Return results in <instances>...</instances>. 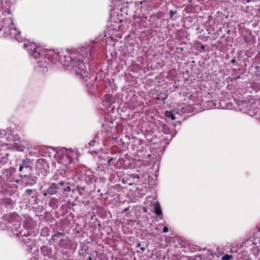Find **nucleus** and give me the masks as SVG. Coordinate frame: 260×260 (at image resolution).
I'll use <instances>...</instances> for the list:
<instances>
[{
    "label": "nucleus",
    "instance_id": "obj_22",
    "mask_svg": "<svg viewBox=\"0 0 260 260\" xmlns=\"http://www.w3.org/2000/svg\"><path fill=\"white\" fill-rule=\"evenodd\" d=\"M36 180L35 179H30L29 182L27 181V182H26V185H29V186H31L32 185L34 184H35L36 183Z\"/></svg>",
    "mask_w": 260,
    "mask_h": 260
},
{
    "label": "nucleus",
    "instance_id": "obj_37",
    "mask_svg": "<svg viewBox=\"0 0 260 260\" xmlns=\"http://www.w3.org/2000/svg\"><path fill=\"white\" fill-rule=\"evenodd\" d=\"M141 250L142 251V252H144L145 250V248L144 247H141Z\"/></svg>",
    "mask_w": 260,
    "mask_h": 260
},
{
    "label": "nucleus",
    "instance_id": "obj_29",
    "mask_svg": "<svg viewBox=\"0 0 260 260\" xmlns=\"http://www.w3.org/2000/svg\"><path fill=\"white\" fill-rule=\"evenodd\" d=\"M71 191V187L70 186H67L66 188H64L63 191H68L70 192Z\"/></svg>",
    "mask_w": 260,
    "mask_h": 260
},
{
    "label": "nucleus",
    "instance_id": "obj_10",
    "mask_svg": "<svg viewBox=\"0 0 260 260\" xmlns=\"http://www.w3.org/2000/svg\"><path fill=\"white\" fill-rule=\"evenodd\" d=\"M47 65L48 63L46 61H41L38 62V66L37 67V69L39 71L45 73L48 71Z\"/></svg>",
    "mask_w": 260,
    "mask_h": 260
},
{
    "label": "nucleus",
    "instance_id": "obj_5",
    "mask_svg": "<svg viewBox=\"0 0 260 260\" xmlns=\"http://www.w3.org/2000/svg\"><path fill=\"white\" fill-rule=\"evenodd\" d=\"M59 56V60L61 63L63 65L71 66V67H77L76 63L77 58H74V56H70V55H65L63 56Z\"/></svg>",
    "mask_w": 260,
    "mask_h": 260
},
{
    "label": "nucleus",
    "instance_id": "obj_3",
    "mask_svg": "<svg viewBox=\"0 0 260 260\" xmlns=\"http://www.w3.org/2000/svg\"><path fill=\"white\" fill-rule=\"evenodd\" d=\"M23 47L27 50L28 53L30 56L33 57L35 59H37L40 57L41 52L36 45L32 43L27 42L23 45Z\"/></svg>",
    "mask_w": 260,
    "mask_h": 260
},
{
    "label": "nucleus",
    "instance_id": "obj_45",
    "mask_svg": "<svg viewBox=\"0 0 260 260\" xmlns=\"http://www.w3.org/2000/svg\"><path fill=\"white\" fill-rule=\"evenodd\" d=\"M229 32H230V30H228V34H230Z\"/></svg>",
    "mask_w": 260,
    "mask_h": 260
},
{
    "label": "nucleus",
    "instance_id": "obj_24",
    "mask_svg": "<svg viewBox=\"0 0 260 260\" xmlns=\"http://www.w3.org/2000/svg\"><path fill=\"white\" fill-rule=\"evenodd\" d=\"M26 149V148L24 146H19L17 144V151H24Z\"/></svg>",
    "mask_w": 260,
    "mask_h": 260
},
{
    "label": "nucleus",
    "instance_id": "obj_40",
    "mask_svg": "<svg viewBox=\"0 0 260 260\" xmlns=\"http://www.w3.org/2000/svg\"><path fill=\"white\" fill-rule=\"evenodd\" d=\"M88 258L89 260H91V257L90 256L88 257Z\"/></svg>",
    "mask_w": 260,
    "mask_h": 260
},
{
    "label": "nucleus",
    "instance_id": "obj_31",
    "mask_svg": "<svg viewBox=\"0 0 260 260\" xmlns=\"http://www.w3.org/2000/svg\"><path fill=\"white\" fill-rule=\"evenodd\" d=\"M95 143V140H92L88 143V144L89 146H93L94 145Z\"/></svg>",
    "mask_w": 260,
    "mask_h": 260
},
{
    "label": "nucleus",
    "instance_id": "obj_16",
    "mask_svg": "<svg viewBox=\"0 0 260 260\" xmlns=\"http://www.w3.org/2000/svg\"><path fill=\"white\" fill-rule=\"evenodd\" d=\"M173 111H172L171 112H166V116L170 118L172 120H175L176 119L175 116H174V114H173Z\"/></svg>",
    "mask_w": 260,
    "mask_h": 260
},
{
    "label": "nucleus",
    "instance_id": "obj_4",
    "mask_svg": "<svg viewBox=\"0 0 260 260\" xmlns=\"http://www.w3.org/2000/svg\"><path fill=\"white\" fill-rule=\"evenodd\" d=\"M31 160L30 159L26 158L22 160V163L19 164V171L21 173L19 176L21 177H24L26 178L28 175L30 173L31 171L30 167Z\"/></svg>",
    "mask_w": 260,
    "mask_h": 260
},
{
    "label": "nucleus",
    "instance_id": "obj_20",
    "mask_svg": "<svg viewBox=\"0 0 260 260\" xmlns=\"http://www.w3.org/2000/svg\"><path fill=\"white\" fill-rule=\"evenodd\" d=\"M60 174L63 177H67L69 175V172L68 171H67L66 170H61Z\"/></svg>",
    "mask_w": 260,
    "mask_h": 260
},
{
    "label": "nucleus",
    "instance_id": "obj_6",
    "mask_svg": "<svg viewBox=\"0 0 260 260\" xmlns=\"http://www.w3.org/2000/svg\"><path fill=\"white\" fill-rule=\"evenodd\" d=\"M48 185V188L43 190V195L47 196V195L55 194L59 189L58 184L55 183H49Z\"/></svg>",
    "mask_w": 260,
    "mask_h": 260
},
{
    "label": "nucleus",
    "instance_id": "obj_14",
    "mask_svg": "<svg viewBox=\"0 0 260 260\" xmlns=\"http://www.w3.org/2000/svg\"><path fill=\"white\" fill-rule=\"evenodd\" d=\"M15 4L11 6L10 7L7 8V13L9 15H11L12 13L15 11Z\"/></svg>",
    "mask_w": 260,
    "mask_h": 260
},
{
    "label": "nucleus",
    "instance_id": "obj_28",
    "mask_svg": "<svg viewBox=\"0 0 260 260\" xmlns=\"http://www.w3.org/2000/svg\"><path fill=\"white\" fill-rule=\"evenodd\" d=\"M32 192V190L30 189H27L25 191V193L29 196L31 195Z\"/></svg>",
    "mask_w": 260,
    "mask_h": 260
},
{
    "label": "nucleus",
    "instance_id": "obj_46",
    "mask_svg": "<svg viewBox=\"0 0 260 260\" xmlns=\"http://www.w3.org/2000/svg\"><path fill=\"white\" fill-rule=\"evenodd\" d=\"M229 32H230V30H228V34H230Z\"/></svg>",
    "mask_w": 260,
    "mask_h": 260
},
{
    "label": "nucleus",
    "instance_id": "obj_12",
    "mask_svg": "<svg viewBox=\"0 0 260 260\" xmlns=\"http://www.w3.org/2000/svg\"><path fill=\"white\" fill-rule=\"evenodd\" d=\"M23 240L24 242L27 244V246L28 247V248L31 249L34 246L33 241H32V240L28 238L27 236H25V238L23 239Z\"/></svg>",
    "mask_w": 260,
    "mask_h": 260
},
{
    "label": "nucleus",
    "instance_id": "obj_33",
    "mask_svg": "<svg viewBox=\"0 0 260 260\" xmlns=\"http://www.w3.org/2000/svg\"><path fill=\"white\" fill-rule=\"evenodd\" d=\"M168 230H168V228L167 227H164V228H163V230H162V231H163V232H164V233H167V232H168Z\"/></svg>",
    "mask_w": 260,
    "mask_h": 260
},
{
    "label": "nucleus",
    "instance_id": "obj_8",
    "mask_svg": "<svg viewBox=\"0 0 260 260\" xmlns=\"http://www.w3.org/2000/svg\"><path fill=\"white\" fill-rule=\"evenodd\" d=\"M15 169L14 168H10L7 170L6 176L7 177L8 181L10 182H16V180L15 178Z\"/></svg>",
    "mask_w": 260,
    "mask_h": 260
},
{
    "label": "nucleus",
    "instance_id": "obj_25",
    "mask_svg": "<svg viewBox=\"0 0 260 260\" xmlns=\"http://www.w3.org/2000/svg\"><path fill=\"white\" fill-rule=\"evenodd\" d=\"M64 233H60V232H57L53 235V237H59V236H64Z\"/></svg>",
    "mask_w": 260,
    "mask_h": 260
},
{
    "label": "nucleus",
    "instance_id": "obj_43",
    "mask_svg": "<svg viewBox=\"0 0 260 260\" xmlns=\"http://www.w3.org/2000/svg\"><path fill=\"white\" fill-rule=\"evenodd\" d=\"M137 19H138V18H137V19H136V20H136V21H137V22H139V21H137ZM139 22H141V21L140 20V21H139Z\"/></svg>",
    "mask_w": 260,
    "mask_h": 260
},
{
    "label": "nucleus",
    "instance_id": "obj_18",
    "mask_svg": "<svg viewBox=\"0 0 260 260\" xmlns=\"http://www.w3.org/2000/svg\"><path fill=\"white\" fill-rule=\"evenodd\" d=\"M147 18H148L147 16H143L142 17H138V16H135L134 19L136 20V19L138 18V19L140 20L141 21L143 22L145 20H146L147 19Z\"/></svg>",
    "mask_w": 260,
    "mask_h": 260
},
{
    "label": "nucleus",
    "instance_id": "obj_26",
    "mask_svg": "<svg viewBox=\"0 0 260 260\" xmlns=\"http://www.w3.org/2000/svg\"><path fill=\"white\" fill-rule=\"evenodd\" d=\"M131 177L133 179H140V176L139 175L136 174H132L131 175Z\"/></svg>",
    "mask_w": 260,
    "mask_h": 260
},
{
    "label": "nucleus",
    "instance_id": "obj_11",
    "mask_svg": "<svg viewBox=\"0 0 260 260\" xmlns=\"http://www.w3.org/2000/svg\"><path fill=\"white\" fill-rule=\"evenodd\" d=\"M124 160L121 158H119L116 162L113 165L114 167L116 169H119L121 168L124 165Z\"/></svg>",
    "mask_w": 260,
    "mask_h": 260
},
{
    "label": "nucleus",
    "instance_id": "obj_42",
    "mask_svg": "<svg viewBox=\"0 0 260 260\" xmlns=\"http://www.w3.org/2000/svg\"><path fill=\"white\" fill-rule=\"evenodd\" d=\"M127 210H128V209H125L124 210V211L126 212V211H127Z\"/></svg>",
    "mask_w": 260,
    "mask_h": 260
},
{
    "label": "nucleus",
    "instance_id": "obj_44",
    "mask_svg": "<svg viewBox=\"0 0 260 260\" xmlns=\"http://www.w3.org/2000/svg\"><path fill=\"white\" fill-rule=\"evenodd\" d=\"M229 32H230V30H228V34H230Z\"/></svg>",
    "mask_w": 260,
    "mask_h": 260
},
{
    "label": "nucleus",
    "instance_id": "obj_36",
    "mask_svg": "<svg viewBox=\"0 0 260 260\" xmlns=\"http://www.w3.org/2000/svg\"><path fill=\"white\" fill-rule=\"evenodd\" d=\"M143 2H137V3H136V5H139V4L141 5V4H143Z\"/></svg>",
    "mask_w": 260,
    "mask_h": 260
},
{
    "label": "nucleus",
    "instance_id": "obj_23",
    "mask_svg": "<svg viewBox=\"0 0 260 260\" xmlns=\"http://www.w3.org/2000/svg\"><path fill=\"white\" fill-rule=\"evenodd\" d=\"M57 202V200L54 198H53L50 199L49 204H50V206H52V205L56 204Z\"/></svg>",
    "mask_w": 260,
    "mask_h": 260
},
{
    "label": "nucleus",
    "instance_id": "obj_32",
    "mask_svg": "<svg viewBox=\"0 0 260 260\" xmlns=\"http://www.w3.org/2000/svg\"><path fill=\"white\" fill-rule=\"evenodd\" d=\"M113 159L112 157H111L108 161V165L109 166L112 165V163L111 162L112 160Z\"/></svg>",
    "mask_w": 260,
    "mask_h": 260
},
{
    "label": "nucleus",
    "instance_id": "obj_9",
    "mask_svg": "<svg viewBox=\"0 0 260 260\" xmlns=\"http://www.w3.org/2000/svg\"><path fill=\"white\" fill-rule=\"evenodd\" d=\"M154 213L156 214L158 217L162 219L163 218L162 212L160 208V204L158 202L155 203L154 204Z\"/></svg>",
    "mask_w": 260,
    "mask_h": 260
},
{
    "label": "nucleus",
    "instance_id": "obj_41",
    "mask_svg": "<svg viewBox=\"0 0 260 260\" xmlns=\"http://www.w3.org/2000/svg\"><path fill=\"white\" fill-rule=\"evenodd\" d=\"M20 34V32L17 31V36Z\"/></svg>",
    "mask_w": 260,
    "mask_h": 260
},
{
    "label": "nucleus",
    "instance_id": "obj_13",
    "mask_svg": "<svg viewBox=\"0 0 260 260\" xmlns=\"http://www.w3.org/2000/svg\"><path fill=\"white\" fill-rule=\"evenodd\" d=\"M206 106L209 109H214V108H218V107H216L217 105L215 102L213 101H208L205 103Z\"/></svg>",
    "mask_w": 260,
    "mask_h": 260
},
{
    "label": "nucleus",
    "instance_id": "obj_30",
    "mask_svg": "<svg viewBox=\"0 0 260 260\" xmlns=\"http://www.w3.org/2000/svg\"><path fill=\"white\" fill-rule=\"evenodd\" d=\"M255 69L256 70V71L259 73V75L260 76V66H256L255 67Z\"/></svg>",
    "mask_w": 260,
    "mask_h": 260
},
{
    "label": "nucleus",
    "instance_id": "obj_19",
    "mask_svg": "<svg viewBox=\"0 0 260 260\" xmlns=\"http://www.w3.org/2000/svg\"><path fill=\"white\" fill-rule=\"evenodd\" d=\"M162 131L164 133L168 134L169 131V127L167 125H164L162 126Z\"/></svg>",
    "mask_w": 260,
    "mask_h": 260
},
{
    "label": "nucleus",
    "instance_id": "obj_39",
    "mask_svg": "<svg viewBox=\"0 0 260 260\" xmlns=\"http://www.w3.org/2000/svg\"><path fill=\"white\" fill-rule=\"evenodd\" d=\"M140 245H141V244H140V243H138V245H137V246H138V247H140Z\"/></svg>",
    "mask_w": 260,
    "mask_h": 260
},
{
    "label": "nucleus",
    "instance_id": "obj_27",
    "mask_svg": "<svg viewBox=\"0 0 260 260\" xmlns=\"http://www.w3.org/2000/svg\"><path fill=\"white\" fill-rule=\"evenodd\" d=\"M177 12L176 11H174L173 10H171L170 11V18L171 19H172L174 15H175V14H176Z\"/></svg>",
    "mask_w": 260,
    "mask_h": 260
},
{
    "label": "nucleus",
    "instance_id": "obj_1",
    "mask_svg": "<svg viewBox=\"0 0 260 260\" xmlns=\"http://www.w3.org/2000/svg\"><path fill=\"white\" fill-rule=\"evenodd\" d=\"M91 48V47L90 46L86 48H82L80 50V53L84 59L77 58V60H78L76 63L77 67H72L73 69L75 70V73L79 76V78L81 79L86 75L87 73V67H89L88 62L91 54L90 52Z\"/></svg>",
    "mask_w": 260,
    "mask_h": 260
},
{
    "label": "nucleus",
    "instance_id": "obj_17",
    "mask_svg": "<svg viewBox=\"0 0 260 260\" xmlns=\"http://www.w3.org/2000/svg\"><path fill=\"white\" fill-rule=\"evenodd\" d=\"M233 258V255L226 254L221 257L222 260H231Z\"/></svg>",
    "mask_w": 260,
    "mask_h": 260
},
{
    "label": "nucleus",
    "instance_id": "obj_38",
    "mask_svg": "<svg viewBox=\"0 0 260 260\" xmlns=\"http://www.w3.org/2000/svg\"><path fill=\"white\" fill-rule=\"evenodd\" d=\"M201 48H202V49H203H203H204L205 47H204V46L203 45H202V46H201Z\"/></svg>",
    "mask_w": 260,
    "mask_h": 260
},
{
    "label": "nucleus",
    "instance_id": "obj_35",
    "mask_svg": "<svg viewBox=\"0 0 260 260\" xmlns=\"http://www.w3.org/2000/svg\"><path fill=\"white\" fill-rule=\"evenodd\" d=\"M231 62L232 63H235L236 62V60H235V58H234V59H232V60H231Z\"/></svg>",
    "mask_w": 260,
    "mask_h": 260
},
{
    "label": "nucleus",
    "instance_id": "obj_21",
    "mask_svg": "<svg viewBox=\"0 0 260 260\" xmlns=\"http://www.w3.org/2000/svg\"><path fill=\"white\" fill-rule=\"evenodd\" d=\"M168 96L167 95H165L164 96H162L160 94L158 95V97H157L156 99L157 100H161L162 101H165L167 99Z\"/></svg>",
    "mask_w": 260,
    "mask_h": 260
},
{
    "label": "nucleus",
    "instance_id": "obj_7",
    "mask_svg": "<svg viewBox=\"0 0 260 260\" xmlns=\"http://www.w3.org/2000/svg\"><path fill=\"white\" fill-rule=\"evenodd\" d=\"M243 244L245 245V246L254 245L257 247H260V237L250 238L249 240L245 241Z\"/></svg>",
    "mask_w": 260,
    "mask_h": 260
},
{
    "label": "nucleus",
    "instance_id": "obj_34",
    "mask_svg": "<svg viewBox=\"0 0 260 260\" xmlns=\"http://www.w3.org/2000/svg\"><path fill=\"white\" fill-rule=\"evenodd\" d=\"M58 184L59 186H62L64 184V182L63 181H61Z\"/></svg>",
    "mask_w": 260,
    "mask_h": 260
},
{
    "label": "nucleus",
    "instance_id": "obj_15",
    "mask_svg": "<svg viewBox=\"0 0 260 260\" xmlns=\"http://www.w3.org/2000/svg\"><path fill=\"white\" fill-rule=\"evenodd\" d=\"M15 201H13L12 199H6L5 201V204L7 208H9V206H11L14 204Z\"/></svg>",
    "mask_w": 260,
    "mask_h": 260
},
{
    "label": "nucleus",
    "instance_id": "obj_2",
    "mask_svg": "<svg viewBox=\"0 0 260 260\" xmlns=\"http://www.w3.org/2000/svg\"><path fill=\"white\" fill-rule=\"evenodd\" d=\"M16 213L13 212L7 217V221L6 224L7 231L10 233V236H15L14 232L16 231Z\"/></svg>",
    "mask_w": 260,
    "mask_h": 260
}]
</instances>
